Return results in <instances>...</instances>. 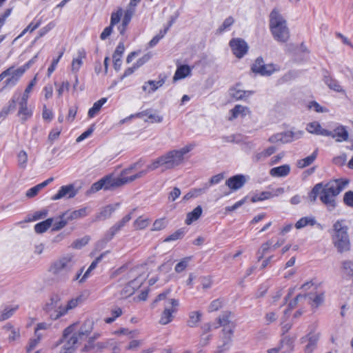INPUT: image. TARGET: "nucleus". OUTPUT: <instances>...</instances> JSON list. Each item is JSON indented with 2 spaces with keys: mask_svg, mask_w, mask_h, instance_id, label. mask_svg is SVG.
Instances as JSON below:
<instances>
[{
  "mask_svg": "<svg viewBox=\"0 0 353 353\" xmlns=\"http://www.w3.org/2000/svg\"><path fill=\"white\" fill-rule=\"evenodd\" d=\"M195 145L190 143L179 150H170L155 159L148 165V170H155L159 167L164 170H172L179 166L184 162V156L190 152Z\"/></svg>",
  "mask_w": 353,
  "mask_h": 353,
  "instance_id": "1",
  "label": "nucleus"
},
{
  "mask_svg": "<svg viewBox=\"0 0 353 353\" xmlns=\"http://www.w3.org/2000/svg\"><path fill=\"white\" fill-rule=\"evenodd\" d=\"M347 184V181L336 179L325 185L321 183L319 199L329 210H332L336 205V198Z\"/></svg>",
  "mask_w": 353,
  "mask_h": 353,
  "instance_id": "2",
  "label": "nucleus"
},
{
  "mask_svg": "<svg viewBox=\"0 0 353 353\" xmlns=\"http://www.w3.org/2000/svg\"><path fill=\"white\" fill-rule=\"evenodd\" d=\"M270 29L274 39L280 43H286L290 37L287 21L277 8L270 14Z\"/></svg>",
  "mask_w": 353,
  "mask_h": 353,
  "instance_id": "3",
  "label": "nucleus"
},
{
  "mask_svg": "<svg viewBox=\"0 0 353 353\" xmlns=\"http://www.w3.org/2000/svg\"><path fill=\"white\" fill-rule=\"evenodd\" d=\"M347 229L344 221H337L333 225L332 241L337 251L340 253L350 250V241Z\"/></svg>",
  "mask_w": 353,
  "mask_h": 353,
  "instance_id": "4",
  "label": "nucleus"
},
{
  "mask_svg": "<svg viewBox=\"0 0 353 353\" xmlns=\"http://www.w3.org/2000/svg\"><path fill=\"white\" fill-rule=\"evenodd\" d=\"M170 290H167L166 292L159 294L156 299L152 303V305H154V303H156L158 301H165V308L161 314L159 320V323L161 325H167L172 321V314L176 312V307L179 305L178 301L174 299L166 300L167 295L168 294Z\"/></svg>",
  "mask_w": 353,
  "mask_h": 353,
  "instance_id": "5",
  "label": "nucleus"
},
{
  "mask_svg": "<svg viewBox=\"0 0 353 353\" xmlns=\"http://www.w3.org/2000/svg\"><path fill=\"white\" fill-rule=\"evenodd\" d=\"M43 309L51 320L55 321L63 316L61 298L57 294L50 296Z\"/></svg>",
  "mask_w": 353,
  "mask_h": 353,
  "instance_id": "6",
  "label": "nucleus"
},
{
  "mask_svg": "<svg viewBox=\"0 0 353 353\" xmlns=\"http://www.w3.org/2000/svg\"><path fill=\"white\" fill-rule=\"evenodd\" d=\"M122 186L121 177H115L112 174L105 176L98 181L94 183L89 192L95 193L101 190H114Z\"/></svg>",
  "mask_w": 353,
  "mask_h": 353,
  "instance_id": "7",
  "label": "nucleus"
},
{
  "mask_svg": "<svg viewBox=\"0 0 353 353\" xmlns=\"http://www.w3.org/2000/svg\"><path fill=\"white\" fill-rule=\"evenodd\" d=\"M75 263L74 257L71 254H68L58 259L52 263L49 272L52 275H59L62 272H68L72 270Z\"/></svg>",
  "mask_w": 353,
  "mask_h": 353,
  "instance_id": "8",
  "label": "nucleus"
},
{
  "mask_svg": "<svg viewBox=\"0 0 353 353\" xmlns=\"http://www.w3.org/2000/svg\"><path fill=\"white\" fill-rule=\"evenodd\" d=\"M76 326V324H73L64 330L63 338L66 341L63 346L61 353H72L74 351L75 345L79 340L78 336H74L73 334L69 336V335L74 330Z\"/></svg>",
  "mask_w": 353,
  "mask_h": 353,
  "instance_id": "9",
  "label": "nucleus"
},
{
  "mask_svg": "<svg viewBox=\"0 0 353 353\" xmlns=\"http://www.w3.org/2000/svg\"><path fill=\"white\" fill-rule=\"evenodd\" d=\"M141 275L137 272V270H132L129 272L128 278L134 279L129 282V284L132 286L130 290H128V287H124L121 292V294L125 296H129L134 294V291L140 288L143 283V279H141Z\"/></svg>",
  "mask_w": 353,
  "mask_h": 353,
  "instance_id": "10",
  "label": "nucleus"
},
{
  "mask_svg": "<svg viewBox=\"0 0 353 353\" xmlns=\"http://www.w3.org/2000/svg\"><path fill=\"white\" fill-rule=\"evenodd\" d=\"M252 71L261 75H270L276 69L273 64H265L262 58L259 57L252 66Z\"/></svg>",
  "mask_w": 353,
  "mask_h": 353,
  "instance_id": "11",
  "label": "nucleus"
},
{
  "mask_svg": "<svg viewBox=\"0 0 353 353\" xmlns=\"http://www.w3.org/2000/svg\"><path fill=\"white\" fill-rule=\"evenodd\" d=\"M24 69L21 68L14 70L13 68H10L4 72H1V79L8 76H10V77L8 78L5 81V86L14 85L17 81L19 77L24 72Z\"/></svg>",
  "mask_w": 353,
  "mask_h": 353,
  "instance_id": "12",
  "label": "nucleus"
},
{
  "mask_svg": "<svg viewBox=\"0 0 353 353\" xmlns=\"http://www.w3.org/2000/svg\"><path fill=\"white\" fill-rule=\"evenodd\" d=\"M230 47L233 51V53L238 58H241L248 51V45L241 39H234L230 42Z\"/></svg>",
  "mask_w": 353,
  "mask_h": 353,
  "instance_id": "13",
  "label": "nucleus"
},
{
  "mask_svg": "<svg viewBox=\"0 0 353 353\" xmlns=\"http://www.w3.org/2000/svg\"><path fill=\"white\" fill-rule=\"evenodd\" d=\"M78 190L75 188L74 185L70 184L68 185L62 186L57 194L52 197V200H58L62 198L71 199L75 196L77 194Z\"/></svg>",
  "mask_w": 353,
  "mask_h": 353,
  "instance_id": "14",
  "label": "nucleus"
},
{
  "mask_svg": "<svg viewBox=\"0 0 353 353\" xmlns=\"http://www.w3.org/2000/svg\"><path fill=\"white\" fill-rule=\"evenodd\" d=\"M122 14L123 10L121 8H119L116 12L112 13L110 26L105 28L101 34L100 38L102 40L105 39L111 34L113 26L120 21Z\"/></svg>",
  "mask_w": 353,
  "mask_h": 353,
  "instance_id": "15",
  "label": "nucleus"
},
{
  "mask_svg": "<svg viewBox=\"0 0 353 353\" xmlns=\"http://www.w3.org/2000/svg\"><path fill=\"white\" fill-rule=\"evenodd\" d=\"M94 322L92 320H86L81 325L77 332L73 334L74 336H78L79 341L83 340L88 336L93 330Z\"/></svg>",
  "mask_w": 353,
  "mask_h": 353,
  "instance_id": "16",
  "label": "nucleus"
},
{
  "mask_svg": "<svg viewBox=\"0 0 353 353\" xmlns=\"http://www.w3.org/2000/svg\"><path fill=\"white\" fill-rule=\"evenodd\" d=\"M245 182V176L242 174H238L229 178L226 181L225 185H228L231 190H236L243 187Z\"/></svg>",
  "mask_w": 353,
  "mask_h": 353,
  "instance_id": "17",
  "label": "nucleus"
},
{
  "mask_svg": "<svg viewBox=\"0 0 353 353\" xmlns=\"http://www.w3.org/2000/svg\"><path fill=\"white\" fill-rule=\"evenodd\" d=\"M22 123L26 121L32 115V112L28 106V101H20L19 103V110L17 113Z\"/></svg>",
  "mask_w": 353,
  "mask_h": 353,
  "instance_id": "18",
  "label": "nucleus"
},
{
  "mask_svg": "<svg viewBox=\"0 0 353 353\" xmlns=\"http://www.w3.org/2000/svg\"><path fill=\"white\" fill-rule=\"evenodd\" d=\"M307 130L310 133L319 135L330 136L332 134V132L323 129L319 123L316 121L310 123L307 126Z\"/></svg>",
  "mask_w": 353,
  "mask_h": 353,
  "instance_id": "19",
  "label": "nucleus"
},
{
  "mask_svg": "<svg viewBox=\"0 0 353 353\" xmlns=\"http://www.w3.org/2000/svg\"><path fill=\"white\" fill-rule=\"evenodd\" d=\"M4 334L8 337V341L10 343L19 338L20 334L18 329H14L10 324H7L3 327Z\"/></svg>",
  "mask_w": 353,
  "mask_h": 353,
  "instance_id": "20",
  "label": "nucleus"
},
{
  "mask_svg": "<svg viewBox=\"0 0 353 353\" xmlns=\"http://www.w3.org/2000/svg\"><path fill=\"white\" fill-rule=\"evenodd\" d=\"M308 343L305 346V353H312L316 347L317 343L319 339V334L310 332L308 334Z\"/></svg>",
  "mask_w": 353,
  "mask_h": 353,
  "instance_id": "21",
  "label": "nucleus"
},
{
  "mask_svg": "<svg viewBox=\"0 0 353 353\" xmlns=\"http://www.w3.org/2000/svg\"><path fill=\"white\" fill-rule=\"evenodd\" d=\"M290 165H283L279 167L272 168L270 171V174L272 176L283 177L287 176L290 173Z\"/></svg>",
  "mask_w": 353,
  "mask_h": 353,
  "instance_id": "22",
  "label": "nucleus"
},
{
  "mask_svg": "<svg viewBox=\"0 0 353 353\" xmlns=\"http://www.w3.org/2000/svg\"><path fill=\"white\" fill-rule=\"evenodd\" d=\"M86 215V208H81L72 212H65L63 214V218L67 219L68 221L83 217Z\"/></svg>",
  "mask_w": 353,
  "mask_h": 353,
  "instance_id": "23",
  "label": "nucleus"
},
{
  "mask_svg": "<svg viewBox=\"0 0 353 353\" xmlns=\"http://www.w3.org/2000/svg\"><path fill=\"white\" fill-rule=\"evenodd\" d=\"M201 315L202 314L199 311H192L190 312L187 321L188 326L190 327H196L201 321Z\"/></svg>",
  "mask_w": 353,
  "mask_h": 353,
  "instance_id": "24",
  "label": "nucleus"
},
{
  "mask_svg": "<svg viewBox=\"0 0 353 353\" xmlns=\"http://www.w3.org/2000/svg\"><path fill=\"white\" fill-rule=\"evenodd\" d=\"M202 214V208L200 205H198L195 208L192 212H188L187 214L185 223L187 225H190L192 222L199 219Z\"/></svg>",
  "mask_w": 353,
  "mask_h": 353,
  "instance_id": "25",
  "label": "nucleus"
},
{
  "mask_svg": "<svg viewBox=\"0 0 353 353\" xmlns=\"http://www.w3.org/2000/svg\"><path fill=\"white\" fill-rule=\"evenodd\" d=\"M231 316H232L231 312L228 311V310L223 312L216 318V321L219 324V326L223 327V326H226L229 324H233L234 323L230 321Z\"/></svg>",
  "mask_w": 353,
  "mask_h": 353,
  "instance_id": "26",
  "label": "nucleus"
},
{
  "mask_svg": "<svg viewBox=\"0 0 353 353\" xmlns=\"http://www.w3.org/2000/svg\"><path fill=\"white\" fill-rule=\"evenodd\" d=\"M190 73V68L187 65H183L179 66L173 77V81H176L179 79H183L189 75Z\"/></svg>",
  "mask_w": 353,
  "mask_h": 353,
  "instance_id": "27",
  "label": "nucleus"
},
{
  "mask_svg": "<svg viewBox=\"0 0 353 353\" xmlns=\"http://www.w3.org/2000/svg\"><path fill=\"white\" fill-rule=\"evenodd\" d=\"M235 327V324H229L226 326L223 327V345L228 344L232 339V336L234 333V330Z\"/></svg>",
  "mask_w": 353,
  "mask_h": 353,
  "instance_id": "28",
  "label": "nucleus"
},
{
  "mask_svg": "<svg viewBox=\"0 0 353 353\" xmlns=\"http://www.w3.org/2000/svg\"><path fill=\"white\" fill-rule=\"evenodd\" d=\"M333 138H336V141H346L348 138V133L344 127L340 126L336 128L334 132H332L330 135Z\"/></svg>",
  "mask_w": 353,
  "mask_h": 353,
  "instance_id": "29",
  "label": "nucleus"
},
{
  "mask_svg": "<svg viewBox=\"0 0 353 353\" xmlns=\"http://www.w3.org/2000/svg\"><path fill=\"white\" fill-rule=\"evenodd\" d=\"M323 80L330 89L333 90L337 92H345L344 90L336 80L333 79L327 76L324 77Z\"/></svg>",
  "mask_w": 353,
  "mask_h": 353,
  "instance_id": "30",
  "label": "nucleus"
},
{
  "mask_svg": "<svg viewBox=\"0 0 353 353\" xmlns=\"http://www.w3.org/2000/svg\"><path fill=\"white\" fill-rule=\"evenodd\" d=\"M317 157V150H315L311 155L300 159L297 161L296 165L299 168H304L311 165Z\"/></svg>",
  "mask_w": 353,
  "mask_h": 353,
  "instance_id": "31",
  "label": "nucleus"
},
{
  "mask_svg": "<svg viewBox=\"0 0 353 353\" xmlns=\"http://www.w3.org/2000/svg\"><path fill=\"white\" fill-rule=\"evenodd\" d=\"M232 113V119H234L238 117L239 115L244 117L250 113L249 108L245 106H242L241 105H236L235 107L231 110Z\"/></svg>",
  "mask_w": 353,
  "mask_h": 353,
  "instance_id": "32",
  "label": "nucleus"
},
{
  "mask_svg": "<svg viewBox=\"0 0 353 353\" xmlns=\"http://www.w3.org/2000/svg\"><path fill=\"white\" fill-rule=\"evenodd\" d=\"M252 93V91L237 90L236 88L230 89V96L236 100L243 99L245 97L250 96Z\"/></svg>",
  "mask_w": 353,
  "mask_h": 353,
  "instance_id": "33",
  "label": "nucleus"
},
{
  "mask_svg": "<svg viewBox=\"0 0 353 353\" xmlns=\"http://www.w3.org/2000/svg\"><path fill=\"white\" fill-rule=\"evenodd\" d=\"M107 101V98H101L97 102H95L92 108L88 111V117L92 118L97 114L101 110L102 105Z\"/></svg>",
  "mask_w": 353,
  "mask_h": 353,
  "instance_id": "34",
  "label": "nucleus"
},
{
  "mask_svg": "<svg viewBox=\"0 0 353 353\" xmlns=\"http://www.w3.org/2000/svg\"><path fill=\"white\" fill-rule=\"evenodd\" d=\"M150 223V220L148 218H144L141 216L138 217L133 223V225L137 230H141L146 228Z\"/></svg>",
  "mask_w": 353,
  "mask_h": 353,
  "instance_id": "35",
  "label": "nucleus"
},
{
  "mask_svg": "<svg viewBox=\"0 0 353 353\" xmlns=\"http://www.w3.org/2000/svg\"><path fill=\"white\" fill-rule=\"evenodd\" d=\"M53 219H48L44 221L35 225L34 230L37 233H43L46 232L52 224Z\"/></svg>",
  "mask_w": 353,
  "mask_h": 353,
  "instance_id": "36",
  "label": "nucleus"
},
{
  "mask_svg": "<svg viewBox=\"0 0 353 353\" xmlns=\"http://www.w3.org/2000/svg\"><path fill=\"white\" fill-rule=\"evenodd\" d=\"M148 171L150 170H148L147 168L145 170H142L138 172L137 174L132 175L130 176H120L122 183V186L124 185L125 184L131 183L133 181L142 177L143 176L147 174Z\"/></svg>",
  "mask_w": 353,
  "mask_h": 353,
  "instance_id": "37",
  "label": "nucleus"
},
{
  "mask_svg": "<svg viewBox=\"0 0 353 353\" xmlns=\"http://www.w3.org/2000/svg\"><path fill=\"white\" fill-rule=\"evenodd\" d=\"M114 211V208L109 205L104 207L97 216L98 219H105L111 216L112 212Z\"/></svg>",
  "mask_w": 353,
  "mask_h": 353,
  "instance_id": "38",
  "label": "nucleus"
},
{
  "mask_svg": "<svg viewBox=\"0 0 353 353\" xmlns=\"http://www.w3.org/2000/svg\"><path fill=\"white\" fill-rule=\"evenodd\" d=\"M316 221L312 217H303L299 219L295 224L296 229H301L307 225H314Z\"/></svg>",
  "mask_w": 353,
  "mask_h": 353,
  "instance_id": "39",
  "label": "nucleus"
},
{
  "mask_svg": "<svg viewBox=\"0 0 353 353\" xmlns=\"http://www.w3.org/2000/svg\"><path fill=\"white\" fill-rule=\"evenodd\" d=\"M307 296V299L309 300V303H314L316 307H318L321 305L323 301V294H315L314 295L312 293H310L306 294Z\"/></svg>",
  "mask_w": 353,
  "mask_h": 353,
  "instance_id": "40",
  "label": "nucleus"
},
{
  "mask_svg": "<svg viewBox=\"0 0 353 353\" xmlns=\"http://www.w3.org/2000/svg\"><path fill=\"white\" fill-rule=\"evenodd\" d=\"M121 229L122 227L119 224V223H116L108 230V231L105 234V241H110L114 236V235Z\"/></svg>",
  "mask_w": 353,
  "mask_h": 353,
  "instance_id": "41",
  "label": "nucleus"
},
{
  "mask_svg": "<svg viewBox=\"0 0 353 353\" xmlns=\"http://www.w3.org/2000/svg\"><path fill=\"white\" fill-rule=\"evenodd\" d=\"M192 259V256H187L183 258L180 262H179L174 268V270L177 273H181L184 271L188 265L189 262Z\"/></svg>",
  "mask_w": 353,
  "mask_h": 353,
  "instance_id": "42",
  "label": "nucleus"
},
{
  "mask_svg": "<svg viewBox=\"0 0 353 353\" xmlns=\"http://www.w3.org/2000/svg\"><path fill=\"white\" fill-rule=\"evenodd\" d=\"M79 300L80 298L72 299L71 300L68 301L66 305H63L62 310L63 312V316L66 314L68 312V311L75 308L78 305Z\"/></svg>",
  "mask_w": 353,
  "mask_h": 353,
  "instance_id": "43",
  "label": "nucleus"
},
{
  "mask_svg": "<svg viewBox=\"0 0 353 353\" xmlns=\"http://www.w3.org/2000/svg\"><path fill=\"white\" fill-rule=\"evenodd\" d=\"M223 305V300L221 299H217L212 301L208 306V312H214L220 310Z\"/></svg>",
  "mask_w": 353,
  "mask_h": 353,
  "instance_id": "44",
  "label": "nucleus"
},
{
  "mask_svg": "<svg viewBox=\"0 0 353 353\" xmlns=\"http://www.w3.org/2000/svg\"><path fill=\"white\" fill-rule=\"evenodd\" d=\"M17 309V305L6 306L3 309V312L1 313V321L10 318Z\"/></svg>",
  "mask_w": 353,
  "mask_h": 353,
  "instance_id": "45",
  "label": "nucleus"
},
{
  "mask_svg": "<svg viewBox=\"0 0 353 353\" xmlns=\"http://www.w3.org/2000/svg\"><path fill=\"white\" fill-rule=\"evenodd\" d=\"M272 241L270 240L263 243L259 250H258V254H260L259 257V260H261L263 258L264 255L271 249L272 248Z\"/></svg>",
  "mask_w": 353,
  "mask_h": 353,
  "instance_id": "46",
  "label": "nucleus"
},
{
  "mask_svg": "<svg viewBox=\"0 0 353 353\" xmlns=\"http://www.w3.org/2000/svg\"><path fill=\"white\" fill-rule=\"evenodd\" d=\"M307 298V295L304 294H298L294 299L290 302L288 305V307L290 310H292L297 307L299 303H303Z\"/></svg>",
  "mask_w": 353,
  "mask_h": 353,
  "instance_id": "47",
  "label": "nucleus"
},
{
  "mask_svg": "<svg viewBox=\"0 0 353 353\" xmlns=\"http://www.w3.org/2000/svg\"><path fill=\"white\" fill-rule=\"evenodd\" d=\"M321 183H317L314 185V187L311 190L309 198L312 202H314L316 199V197L319 196V197L321 195Z\"/></svg>",
  "mask_w": 353,
  "mask_h": 353,
  "instance_id": "48",
  "label": "nucleus"
},
{
  "mask_svg": "<svg viewBox=\"0 0 353 353\" xmlns=\"http://www.w3.org/2000/svg\"><path fill=\"white\" fill-rule=\"evenodd\" d=\"M272 197V194L270 192H263L260 193L259 194H255L254 195L251 201L252 202L254 203L259 201H263L265 199H268Z\"/></svg>",
  "mask_w": 353,
  "mask_h": 353,
  "instance_id": "49",
  "label": "nucleus"
},
{
  "mask_svg": "<svg viewBox=\"0 0 353 353\" xmlns=\"http://www.w3.org/2000/svg\"><path fill=\"white\" fill-rule=\"evenodd\" d=\"M343 271L345 274L353 277V262L351 261H343Z\"/></svg>",
  "mask_w": 353,
  "mask_h": 353,
  "instance_id": "50",
  "label": "nucleus"
},
{
  "mask_svg": "<svg viewBox=\"0 0 353 353\" xmlns=\"http://www.w3.org/2000/svg\"><path fill=\"white\" fill-rule=\"evenodd\" d=\"M45 187V184H38L34 187L28 190L26 194V196L28 198H32L35 196L39 192Z\"/></svg>",
  "mask_w": 353,
  "mask_h": 353,
  "instance_id": "51",
  "label": "nucleus"
},
{
  "mask_svg": "<svg viewBox=\"0 0 353 353\" xmlns=\"http://www.w3.org/2000/svg\"><path fill=\"white\" fill-rule=\"evenodd\" d=\"M28 161V154L27 153L21 150L19 152L18 154V165L21 168H25L26 167V163Z\"/></svg>",
  "mask_w": 353,
  "mask_h": 353,
  "instance_id": "52",
  "label": "nucleus"
},
{
  "mask_svg": "<svg viewBox=\"0 0 353 353\" xmlns=\"http://www.w3.org/2000/svg\"><path fill=\"white\" fill-rule=\"evenodd\" d=\"M225 178V175L223 173H219L216 175L213 176L209 181L208 183L205 185V187L208 188V187L219 183L220 181L223 180Z\"/></svg>",
  "mask_w": 353,
  "mask_h": 353,
  "instance_id": "53",
  "label": "nucleus"
},
{
  "mask_svg": "<svg viewBox=\"0 0 353 353\" xmlns=\"http://www.w3.org/2000/svg\"><path fill=\"white\" fill-rule=\"evenodd\" d=\"M142 343V340H132L125 346V350L129 351H137L141 347Z\"/></svg>",
  "mask_w": 353,
  "mask_h": 353,
  "instance_id": "54",
  "label": "nucleus"
},
{
  "mask_svg": "<svg viewBox=\"0 0 353 353\" xmlns=\"http://www.w3.org/2000/svg\"><path fill=\"white\" fill-rule=\"evenodd\" d=\"M37 82V77L34 78L30 82L27 88H26L23 97L21 98V101H28V94L32 91L33 87L35 85Z\"/></svg>",
  "mask_w": 353,
  "mask_h": 353,
  "instance_id": "55",
  "label": "nucleus"
},
{
  "mask_svg": "<svg viewBox=\"0 0 353 353\" xmlns=\"http://www.w3.org/2000/svg\"><path fill=\"white\" fill-rule=\"evenodd\" d=\"M165 83V78H162L158 81H148V84L150 85V88L148 89V92H151L153 91H155L158 89V88L162 86L163 83Z\"/></svg>",
  "mask_w": 353,
  "mask_h": 353,
  "instance_id": "56",
  "label": "nucleus"
},
{
  "mask_svg": "<svg viewBox=\"0 0 353 353\" xmlns=\"http://www.w3.org/2000/svg\"><path fill=\"white\" fill-rule=\"evenodd\" d=\"M183 234L184 232L182 230H178L177 231L174 232L173 234H170L167 238H165L164 239V242H169L171 241L181 239L183 236Z\"/></svg>",
  "mask_w": 353,
  "mask_h": 353,
  "instance_id": "57",
  "label": "nucleus"
},
{
  "mask_svg": "<svg viewBox=\"0 0 353 353\" xmlns=\"http://www.w3.org/2000/svg\"><path fill=\"white\" fill-rule=\"evenodd\" d=\"M41 338V334H35V337L30 340L29 344L27 346V352L32 351L39 343Z\"/></svg>",
  "mask_w": 353,
  "mask_h": 353,
  "instance_id": "58",
  "label": "nucleus"
},
{
  "mask_svg": "<svg viewBox=\"0 0 353 353\" xmlns=\"http://www.w3.org/2000/svg\"><path fill=\"white\" fill-rule=\"evenodd\" d=\"M166 223L164 219L156 220L152 225V231H159L165 228Z\"/></svg>",
  "mask_w": 353,
  "mask_h": 353,
  "instance_id": "59",
  "label": "nucleus"
},
{
  "mask_svg": "<svg viewBox=\"0 0 353 353\" xmlns=\"http://www.w3.org/2000/svg\"><path fill=\"white\" fill-rule=\"evenodd\" d=\"M89 240H90L89 237L85 236L81 239H77V240L74 241L72 243V245L74 248L80 249L83 246L85 245L88 243Z\"/></svg>",
  "mask_w": 353,
  "mask_h": 353,
  "instance_id": "60",
  "label": "nucleus"
},
{
  "mask_svg": "<svg viewBox=\"0 0 353 353\" xmlns=\"http://www.w3.org/2000/svg\"><path fill=\"white\" fill-rule=\"evenodd\" d=\"M168 30V28H165L163 30H161L159 34L157 36H155L149 43V46L150 47H153L154 46H155L158 42L163 37V36L165 35V34L167 32V31Z\"/></svg>",
  "mask_w": 353,
  "mask_h": 353,
  "instance_id": "61",
  "label": "nucleus"
},
{
  "mask_svg": "<svg viewBox=\"0 0 353 353\" xmlns=\"http://www.w3.org/2000/svg\"><path fill=\"white\" fill-rule=\"evenodd\" d=\"M343 202L349 207L353 208V192L348 191L345 192L343 196Z\"/></svg>",
  "mask_w": 353,
  "mask_h": 353,
  "instance_id": "62",
  "label": "nucleus"
},
{
  "mask_svg": "<svg viewBox=\"0 0 353 353\" xmlns=\"http://www.w3.org/2000/svg\"><path fill=\"white\" fill-rule=\"evenodd\" d=\"M95 348L96 344L94 343V338H89L87 343L83 347L82 351L88 352L94 350Z\"/></svg>",
  "mask_w": 353,
  "mask_h": 353,
  "instance_id": "63",
  "label": "nucleus"
},
{
  "mask_svg": "<svg viewBox=\"0 0 353 353\" xmlns=\"http://www.w3.org/2000/svg\"><path fill=\"white\" fill-rule=\"evenodd\" d=\"M124 50H125V48H124L123 43H119L117 46V47L113 54L112 59H118V57H119V59H121V56L124 52Z\"/></svg>",
  "mask_w": 353,
  "mask_h": 353,
  "instance_id": "64",
  "label": "nucleus"
}]
</instances>
